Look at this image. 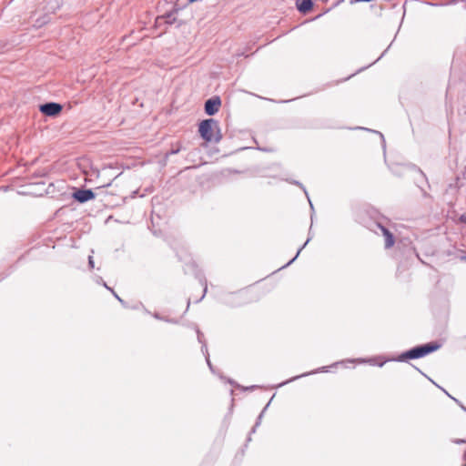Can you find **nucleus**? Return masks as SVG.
I'll use <instances>...</instances> for the list:
<instances>
[{
  "mask_svg": "<svg viewBox=\"0 0 466 466\" xmlns=\"http://www.w3.org/2000/svg\"><path fill=\"white\" fill-rule=\"evenodd\" d=\"M460 221L462 222V223H465L466 224V214H462L461 217H460Z\"/></svg>",
  "mask_w": 466,
  "mask_h": 466,
  "instance_id": "8",
  "label": "nucleus"
},
{
  "mask_svg": "<svg viewBox=\"0 0 466 466\" xmlns=\"http://www.w3.org/2000/svg\"><path fill=\"white\" fill-rule=\"evenodd\" d=\"M379 227L381 229L383 236L385 237L386 248H391L395 243L393 235L385 227L381 225H379Z\"/></svg>",
  "mask_w": 466,
  "mask_h": 466,
  "instance_id": "6",
  "label": "nucleus"
},
{
  "mask_svg": "<svg viewBox=\"0 0 466 466\" xmlns=\"http://www.w3.org/2000/svg\"><path fill=\"white\" fill-rule=\"evenodd\" d=\"M198 132L206 142H218L222 136L218 121L213 118L205 119L199 123Z\"/></svg>",
  "mask_w": 466,
  "mask_h": 466,
  "instance_id": "1",
  "label": "nucleus"
},
{
  "mask_svg": "<svg viewBox=\"0 0 466 466\" xmlns=\"http://www.w3.org/2000/svg\"><path fill=\"white\" fill-rule=\"evenodd\" d=\"M63 107L57 103H46L40 106V111L46 116H55L61 113Z\"/></svg>",
  "mask_w": 466,
  "mask_h": 466,
  "instance_id": "3",
  "label": "nucleus"
},
{
  "mask_svg": "<svg viewBox=\"0 0 466 466\" xmlns=\"http://www.w3.org/2000/svg\"><path fill=\"white\" fill-rule=\"evenodd\" d=\"M440 344L437 342H431L416 348H413L406 352H403L399 360L404 361L410 359H419L425 357L426 355L437 350L440 348Z\"/></svg>",
  "mask_w": 466,
  "mask_h": 466,
  "instance_id": "2",
  "label": "nucleus"
},
{
  "mask_svg": "<svg viewBox=\"0 0 466 466\" xmlns=\"http://www.w3.org/2000/svg\"><path fill=\"white\" fill-rule=\"evenodd\" d=\"M459 443V441H457ZM460 443H462L464 446H465V449H464V457L466 459V441H461ZM463 466H466V463L463 465Z\"/></svg>",
  "mask_w": 466,
  "mask_h": 466,
  "instance_id": "9",
  "label": "nucleus"
},
{
  "mask_svg": "<svg viewBox=\"0 0 466 466\" xmlns=\"http://www.w3.org/2000/svg\"><path fill=\"white\" fill-rule=\"evenodd\" d=\"M221 106V101L218 97L211 98L205 103V111L208 115L212 116L216 114Z\"/></svg>",
  "mask_w": 466,
  "mask_h": 466,
  "instance_id": "4",
  "label": "nucleus"
},
{
  "mask_svg": "<svg viewBox=\"0 0 466 466\" xmlns=\"http://www.w3.org/2000/svg\"><path fill=\"white\" fill-rule=\"evenodd\" d=\"M73 197L77 201L83 203L93 199L95 198V194L89 189H79L73 194Z\"/></svg>",
  "mask_w": 466,
  "mask_h": 466,
  "instance_id": "5",
  "label": "nucleus"
},
{
  "mask_svg": "<svg viewBox=\"0 0 466 466\" xmlns=\"http://www.w3.org/2000/svg\"><path fill=\"white\" fill-rule=\"evenodd\" d=\"M311 0H299L297 3L298 9L302 13H308L312 9Z\"/></svg>",
  "mask_w": 466,
  "mask_h": 466,
  "instance_id": "7",
  "label": "nucleus"
}]
</instances>
